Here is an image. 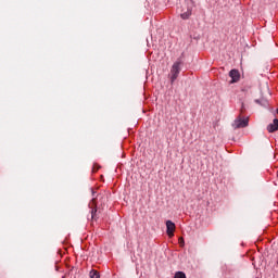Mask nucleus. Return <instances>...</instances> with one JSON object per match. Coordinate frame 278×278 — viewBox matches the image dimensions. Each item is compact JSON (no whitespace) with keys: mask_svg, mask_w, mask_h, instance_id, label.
<instances>
[{"mask_svg":"<svg viewBox=\"0 0 278 278\" xmlns=\"http://www.w3.org/2000/svg\"><path fill=\"white\" fill-rule=\"evenodd\" d=\"M181 60H177L176 62H174L172 68H170V81L172 84H174V81H176V79H178L179 77V73L181 71Z\"/></svg>","mask_w":278,"mask_h":278,"instance_id":"nucleus-1","label":"nucleus"},{"mask_svg":"<svg viewBox=\"0 0 278 278\" xmlns=\"http://www.w3.org/2000/svg\"><path fill=\"white\" fill-rule=\"evenodd\" d=\"M247 126H249V117H242V115L232 122V128H245Z\"/></svg>","mask_w":278,"mask_h":278,"instance_id":"nucleus-2","label":"nucleus"},{"mask_svg":"<svg viewBox=\"0 0 278 278\" xmlns=\"http://www.w3.org/2000/svg\"><path fill=\"white\" fill-rule=\"evenodd\" d=\"M92 197L93 199L89 203L91 219H98L99 213H98L97 200L94 199V190H92Z\"/></svg>","mask_w":278,"mask_h":278,"instance_id":"nucleus-3","label":"nucleus"},{"mask_svg":"<svg viewBox=\"0 0 278 278\" xmlns=\"http://www.w3.org/2000/svg\"><path fill=\"white\" fill-rule=\"evenodd\" d=\"M176 230V224L173 222V219H167L166 222V233L168 237H174Z\"/></svg>","mask_w":278,"mask_h":278,"instance_id":"nucleus-4","label":"nucleus"},{"mask_svg":"<svg viewBox=\"0 0 278 278\" xmlns=\"http://www.w3.org/2000/svg\"><path fill=\"white\" fill-rule=\"evenodd\" d=\"M229 76L231 77V84H236L240 80V71L238 68H231Z\"/></svg>","mask_w":278,"mask_h":278,"instance_id":"nucleus-5","label":"nucleus"},{"mask_svg":"<svg viewBox=\"0 0 278 278\" xmlns=\"http://www.w3.org/2000/svg\"><path fill=\"white\" fill-rule=\"evenodd\" d=\"M267 130L268 132H276L278 130V117H275L273 124H268Z\"/></svg>","mask_w":278,"mask_h":278,"instance_id":"nucleus-6","label":"nucleus"},{"mask_svg":"<svg viewBox=\"0 0 278 278\" xmlns=\"http://www.w3.org/2000/svg\"><path fill=\"white\" fill-rule=\"evenodd\" d=\"M192 15V8L188 7L187 11H184L182 13H180V17L182 20H189V17Z\"/></svg>","mask_w":278,"mask_h":278,"instance_id":"nucleus-7","label":"nucleus"},{"mask_svg":"<svg viewBox=\"0 0 278 278\" xmlns=\"http://www.w3.org/2000/svg\"><path fill=\"white\" fill-rule=\"evenodd\" d=\"M89 276L91 278H100L101 277L99 270H97V269H91L90 273H89Z\"/></svg>","mask_w":278,"mask_h":278,"instance_id":"nucleus-8","label":"nucleus"},{"mask_svg":"<svg viewBox=\"0 0 278 278\" xmlns=\"http://www.w3.org/2000/svg\"><path fill=\"white\" fill-rule=\"evenodd\" d=\"M174 278H187V275H186V273H184V270H177L175 273Z\"/></svg>","mask_w":278,"mask_h":278,"instance_id":"nucleus-9","label":"nucleus"},{"mask_svg":"<svg viewBox=\"0 0 278 278\" xmlns=\"http://www.w3.org/2000/svg\"><path fill=\"white\" fill-rule=\"evenodd\" d=\"M255 103H257V105H264V108L268 105V102L265 99H255Z\"/></svg>","mask_w":278,"mask_h":278,"instance_id":"nucleus-10","label":"nucleus"},{"mask_svg":"<svg viewBox=\"0 0 278 278\" xmlns=\"http://www.w3.org/2000/svg\"><path fill=\"white\" fill-rule=\"evenodd\" d=\"M244 111H247V106L244 103H241V113H244Z\"/></svg>","mask_w":278,"mask_h":278,"instance_id":"nucleus-11","label":"nucleus"},{"mask_svg":"<svg viewBox=\"0 0 278 278\" xmlns=\"http://www.w3.org/2000/svg\"><path fill=\"white\" fill-rule=\"evenodd\" d=\"M179 244H180V245H185V239H184V237H180V238H179Z\"/></svg>","mask_w":278,"mask_h":278,"instance_id":"nucleus-12","label":"nucleus"},{"mask_svg":"<svg viewBox=\"0 0 278 278\" xmlns=\"http://www.w3.org/2000/svg\"><path fill=\"white\" fill-rule=\"evenodd\" d=\"M277 265H278V258H277Z\"/></svg>","mask_w":278,"mask_h":278,"instance_id":"nucleus-13","label":"nucleus"},{"mask_svg":"<svg viewBox=\"0 0 278 278\" xmlns=\"http://www.w3.org/2000/svg\"><path fill=\"white\" fill-rule=\"evenodd\" d=\"M277 111H278V109H277Z\"/></svg>","mask_w":278,"mask_h":278,"instance_id":"nucleus-14","label":"nucleus"}]
</instances>
